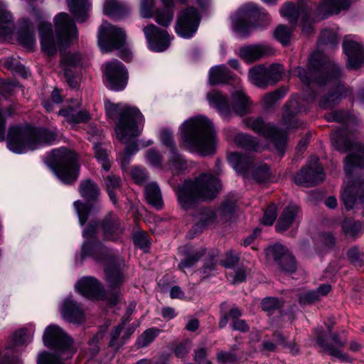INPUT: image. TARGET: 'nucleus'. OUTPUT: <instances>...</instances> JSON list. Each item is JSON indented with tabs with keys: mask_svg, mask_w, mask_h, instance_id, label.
Wrapping results in <instances>:
<instances>
[{
	"mask_svg": "<svg viewBox=\"0 0 364 364\" xmlns=\"http://www.w3.org/2000/svg\"><path fill=\"white\" fill-rule=\"evenodd\" d=\"M335 148L339 151H348L344 161V171L348 176L341 191V199L347 210H364V180L350 179L357 169L364 168V144L351 142L343 137V130L338 131L331 138Z\"/></svg>",
	"mask_w": 364,
	"mask_h": 364,
	"instance_id": "f257e3e1",
	"label": "nucleus"
},
{
	"mask_svg": "<svg viewBox=\"0 0 364 364\" xmlns=\"http://www.w3.org/2000/svg\"><path fill=\"white\" fill-rule=\"evenodd\" d=\"M314 73L316 76L315 82L319 85H336V91L331 93L326 97L321 98L320 106L323 109H328L336 105L341 98L351 94V90H346L344 86L339 83L342 77V71L338 65L331 62L321 52L313 53L309 59V70L296 68L295 75L306 84L311 81L309 74Z\"/></svg>",
	"mask_w": 364,
	"mask_h": 364,
	"instance_id": "f03ea898",
	"label": "nucleus"
},
{
	"mask_svg": "<svg viewBox=\"0 0 364 364\" xmlns=\"http://www.w3.org/2000/svg\"><path fill=\"white\" fill-rule=\"evenodd\" d=\"M105 107L109 117H114L119 113V118L115 128L117 137L123 144L130 143L118 156L122 168L124 170L129 164L131 156L138 151L134 139L141 134L144 119L140 111L134 107L106 100Z\"/></svg>",
	"mask_w": 364,
	"mask_h": 364,
	"instance_id": "7ed1b4c3",
	"label": "nucleus"
},
{
	"mask_svg": "<svg viewBox=\"0 0 364 364\" xmlns=\"http://www.w3.org/2000/svg\"><path fill=\"white\" fill-rule=\"evenodd\" d=\"M182 142L191 151L202 156L215 152V134L210 120L198 115L186 120L181 126Z\"/></svg>",
	"mask_w": 364,
	"mask_h": 364,
	"instance_id": "20e7f679",
	"label": "nucleus"
},
{
	"mask_svg": "<svg viewBox=\"0 0 364 364\" xmlns=\"http://www.w3.org/2000/svg\"><path fill=\"white\" fill-rule=\"evenodd\" d=\"M54 23L56 37L53 33L50 23L43 21L39 25L41 48L48 55H55L58 50H61L78 36L76 25L67 13L58 14L54 18Z\"/></svg>",
	"mask_w": 364,
	"mask_h": 364,
	"instance_id": "39448f33",
	"label": "nucleus"
},
{
	"mask_svg": "<svg viewBox=\"0 0 364 364\" xmlns=\"http://www.w3.org/2000/svg\"><path fill=\"white\" fill-rule=\"evenodd\" d=\"M221 189L220 181L210 173H203L195 181H186L176 191L182 208H193L199 200H210Z\"/></svg>",
	"mask_w": 364,
	"mask_h": 364,
	"instance_id": "423d86ee",
	"label": "nucleus"
},
{
	"mask_svg": "<svg viewBox=\"0 0 364 364\" xmlns=\"http://www.w3.org/2000/svg\"><path fill=\"white\" fill-rule=\"evenodd\" d=\"M56 138V130L31 127H13L9 130L7 146L14 153L22 154L42 145L52 144Z\"/></svg>",
	"mask_w": 364,
	"mask_h": 364,
	"instance_id": "0eeeda50",
	"label": "nucleus"
},
{
	"mask_svg": "<svg viewBox=\"0 0 364 364\" xmlns=\"http://www.w3.org/2000/svg\"><path fill=\"white\" fill-rule=\"evenodd\" d=\"M232 105L226 95L213 90L208 92L206 99L210 106L217 109L220 116L229 119L232 112L237 115H243L248 111L250 100L244 90L239 87L231 92Z\"/></svg>",
	"mask_w": 364,
	"mask_h": 364,
	"instance_id": "6e6552de",
	"label": "nucleus"
},
{
	"mask_svg": "<svg viewBox=\"0 0 364 364\" xmlns=\"http://www.w3.org/2000/svg\"><path fill=\"white\" fill-rule=\"evenodd\" d=\"M82 257L92 255L99 262H105V272L106 279L112 288L117 287L124 282V277L119 266L114 264L115 257L108 254L107 250L100 243H93L85 241L82 247Z\"/></svg>",
	"mask_w": 364,
	"mask_h": 364,
	"instance_id": "1a4fd4ad",
	"label": "nucleus"
},
{
	"mask_svg": "<svg viewBox=\"0 0 364 364\" xmlns=\"http://www.w3.org/2000/svg\"><path fill=\"white\" fill-rule=\"evenodd\" d=\"M53 171L56 176L65 184H72L76 181L80 166L76 160V154L67 149L60 148L52 151Z\"/></svg>",
	"mask_w": 364,
	"mask_h": 364,
	"instance_id": "9d476101",
	"label": "nucleus"
},
{
	"mask_svg": "<svg viewBox=\"0 0 364 364\" xmlns=\"http://www.w3.org/2000/svg\"><path fill=\"white\" fill-rule=\"evenodd\" d=\"M125 32L108 22H103L98 31V45L102 52L120 49L125 43Z\"/></svg>",
	"mask_w": 364,
	"mask_h": 364,
	"instance_id": "9b49d317",
	"label": "nucleus"
},
{
	"mask_svg": "<svg viewBox=\"0 0 364 364\" xmlns=\"http://www.w3.org/2000/svg\"><path fill=\"white\" fill-rule=\"evenodd\" d=\"M246 124L255 132L271 139L277 150L281 154H283L287 141V134L285 132L278 130L270 124H265L261 117L255 119L249 118L246 119Z\"/></svg>",
	"mask_w": 364,
	"mask_h": 364,
	"instance_id": "f8f14e48",
	"label": "nucleus"
},
{
	"mask_svg": "<svg viewBox=\"0 0 364 364\" xmlns=\"http://www.w3.org/2000/svg\"><path fill=\"white\" fill-rule=\"evenodd\" d=\"M200 21L198 11L193 6L182 10L177 16L176 33L183 38H191L196 33Z\"/></svg>",
	"mask_w": 364,
	"mask_h": 364,
	"instance_id": "ddd939ff",
	"label": "nucleus"
},
{
	"mask_svg": "<svg viewBox=\"0 0 364 364\" xmlns=\"http://www.w3.org/2000/svg\"><path fill=\"white\" fill-rule=\"evenodd\" d=\"M256 14L264 17L268 16L267 12L259 9L257 6L252 3L247 4L239 9L232 19L234 30L238 36L240 37L248 36L250 33L248 21Z\"/></svg>",
	"mask_w": 364,
	"mask_h": 364,
	"instance_id": "4468645a",
	"label": "nucleus"
},
{
	"mask_svg": "<svg viewBox=\"0 0 364 364\" xmlns=\"http://www.w3.org/2000/svg\"><path fill=\"white\" fill-rule=\"evenodd\" d=\"M324 178L323 168L318 164V159L314 156L294 176V181L297 184L311 186L322 182Z\"/></svg>",
	"mask_w": 364,
	"mask_h": 364,
	"instance_id": "2eb2a0df",
	"label": "nucleus"
},
{
	"mask_svg": "<svg viewBox=\"0 0 364 364\" xmlns=\"http://www.w3.org/2000/svg\"><path fill=\"white\" fill-rule=\"evenodd\" d=\"M107 86L113 90H123L127 82V71L124 65L118 60L105 64L104 71Z\"/></svg>",
	"mask_w": 364,
	"mask_h": 364,
	"instance_id": "dca6fc26",
	"label": "nucleus"
},
{
	"mask_svg": "<svg viewBox=\"0 0 364 364\" xmlns=\"http://www.w3.org/2000/svg\"><path fill=\"white\" fill-rule=\"evenodd\" d=\"M149 48L156 52H162L170 45V37L166 31L159 28L151 23L143 29Z\"/></svg>",
	"mask_w": 364,
	"mask_h": 364,
	"instance_id": "f3484780",
	"label": "nucleus"
},
{
	"mask_svg": "<svg viewBox=\"0 0 364 364\" xmlns=\"http://www.w3.org/2000/svg\"><path fill=\"white\" fill-rule=\"evenodd\" d=\"M267 255L273 257L284 272H295L296 264L294 257L284 246L276 244L267 250Z\"/></svg>",
	"mask_w": 364,
	"mask_h": 364,
	"instance_id": "a211bd4d",
	"label": "nucleus"
},
{
	"mask_svg": "<svg viewBox=\"0 0 364 364\" xmlns=\"http://www.w3.org/2000/svg\"><path fill=\"white\" fill-rule=\"evenodd\" d=\"M81 55L77 53H64L61 56L60 65L64 72L67 83L72 88L78 85L77 77L75 69L81 62Z\"/></svg>",
	"mask_w": 364,
	"mask_h": 364,
	"instance_id": "6ab92c4d",
	"label": "nucleus"
},
{
	"mask_svg": "<svg viewBox=\"0 0 364 364\" xmlns=\"http://www.w3.org/2000/svg\"><path fill=\"white\" fill-rule=\"evenodd\" d=\"M343 48L347 56V67L357 69L364 65V49L362 46L354 40L346 38L343 43Z\"/></svg>",
	"mask_w": 364,
	"mask_h": 364,
	"instance_id": "aec40b11",
	"label": "nucleus"
},
{
	"mask_svg": "<svg viewBox=\"0 0 364 364\" xmlns=\"http://www.w3.org/2000/svg\"><path fill=\"white\" fill-rule=\"evenodd\" d=\"M81 102L75 101L73 106L69 105L60 109L58 114L65 117L66 122L71 124L85 123L91 119L90 113L87 110H79Z\"/></svg>",
	"mask_w": 364,
	"mask_h": 364,
	"instance_id": "412c9836",
	"label": "nucleus"
},
{
	"mask_svg": "<svg viewBox=\"0 0 364 364\" xmlns=\"http://www.w3.org/2000/svg\"><path fill=\"white\" fill-rule=\"evenodd\" d=\"M60 312L63 318L70 322L80 323L84 319V312L81 306L72 298H65L60 306Z\"/></svg>",
	"mask_w": 364,
	"mask_h": 364,
	"instance_id": "4be33fe9",
	"label": "nucleus"
},
{
	"mask_svg": "<svg viewBox=\"0 0 364 364\" xmlns=\"http://www.w3.org/2000/svg\"><path fill=\"white\" fill-rule=\"evenodd\" d=\"M75 287L82 295L90 299H100L104 295L101 284L92 277L80 279Z\"/></svg>",
	"mask_w": 364,
	"mask_h": 364,
	"instance_id": "5701e85b",
	"label": "nucleus"
},
{
	"mask_svg": "<svg viewBox=\"0 0 364 364\" xmlns=\"http://www.w3.org/2000/svg\"><path fill=\"white\" fill-rule=\"evenodd\" d=\"M102 228L106 240L115 241L122 232L118 217L112 213L107 214L102 222Z\"/></svg>",
	"mask_w": 364,
	"mask_h": 364,
	"instance_id": "b1692460",
	"label": "nucleus"
},
{
	"mask_svg": "<svg viewBox=\"0 0 364 364\" xmlns=\"http://www.w3.org/2000/svg\"><path fill=\"white\" fill-rule=\"evenodd\" d=\"M271 53V48L264 44L250 45L240 49L239 55L247 63L257 61Z\"/></svg>",
	"mask_w": 364,
	"mask_h": 364,
	"instance_id": "393cba45",
	"label": "nucleus"
},
{
	"mask_svg": "<svg viewBox=\"0 0 364 364\" xmlns=\"http://www.w3.org/2000/svg\"><path fill=\"white\" fill-rule=\"evenodd\" d=\"M299 208L295 205L287 206L280 215L276 225V230L279 232H284L289 228L299 218Z\"/></svg>",
	"mask_w": 364,
	"mask_h": 364,
	"instance_id": "a878e982",
	"label": "nucleus"
},
{
	"mask_svg": "<svg viewBox=\"0 0 364 364\" xmlns=\"http://www.w3.org/2000/svg\"><path fill=\"white\" fill-rule=\"evenodd\" d=\"M315 348L320 352L335 357L343 362H350L349 355L343 352V343H316Z\"/></svg>",
	"mask_w": 364,
	"mask_h": 364,
	"instance_id": "bb28decb",
	"label": "nucleus"
},
{
	"mask_svg": "<svg viewBox=\"0 0 364 364\" xmlns=\"http://www.w3.org/2000/svg\"><path fill=\"white\" fill-rule=\"evenodd\" d=\"M67 4L70 11L78 22L82 23L86 21L90 8L89 0H67Z\"/></svg>",
	"mask_w": 364,
	"mask_h": 364,
	"instance_id": "cd10ccee",
	"label": "nucleus"
},
{
	"mask_svg": "<svg viewBox=\"0 0 364 364\" xmlns=\"http://www.w3.org/2000/svg\"><path fill=\"white\" fill-rule=\"evenodd\" d=\"M19 43L28 49H33L36 45L35 31L33 26L28 21H23L18 31Z\"/></svg>",
	"mask_w": 364,
	"mask_h": 364,
	"instance_id": "c85d7f7f",
	"label": "nucleus"
},
{
	"mask_svg": "<svg viewBox=\"0 0 364 364\" xmlns=\"http://www.w3.org/2000/svg\"><path fill=\"white\" fill-rule=\"evenodd\" d=\"M164 9H158L155 14V20L156 23L162 26L168 27L173 18L174 4L173 0H161Z\"/></svg>",
	"mask_w": 364,
	"mask_h": 364,
	"instance_id": "c756f323",
	"label": "nucleus"
},
{
	"mask_svg": "<svg viewBox=\"0 0 364 364\" xmlns=\"http://www.w3.org/2000/svg\"><path fill=\"white\" fill-rule=\"evenodd\" d=\"M14 28V19L6 10L5 4L0 1V38H6L12 34Z\"/></svg>",
	"mask_w": 364,
	"mask_h": 364,
	"instance_id": "7c9ffc66",
	"label": "nucleus"
},
{
	"mask_svg": "<svg viewBox=\"0 0 364 364\" xmlns=\"http://www.w3.org/2000/svg\"><path fill=\"white\" fill-rule=\"evenodd\" d=\"M80 195L86 201H96L100 196L97 184L91 179H85L80 183L78 188Z\"/></svg>",
	"mask_w": 364,
	"mask_h": 364,
	"instance_id": "2f4dec72",
	"label": "nucleus"
},
{
	"mask_svg": "<svg viewBox=\"0 0 364 364\" xmlns=\"http://www.w3.org/2000/svg\"><path fill=\"white\" fill-rule=\"evenodd\" d=\"M250 79L255 85L264 89L270 84L267 68L259 65L251 68L249 71Z\"/></svg>",
	"mask_w": 364,
	"mask_h": 364,
	"instance_id": "473e14b6",
	"label": "nucleus"
},
{
	"mask_svg": "<svg viewBox=\"0 0 364 364\" xmlns=\"http://www.w3.org/2000/svg\"><path fill=\"white\" fill-rule=\"evenodd\" d=\"M228 161L237 172L246 173L250 169L253 160L250 156L234 152L229 155Z\"/></svg>",
	"mask_w": 364,
	"mask_h": 364,
	"instance_id": "72a5a7b5",
	"label": "nucleus"
},
{
	"mask_svg": "<svg viewBox=\"0 0 364 364\" xmlns=\"http://www.w3.org/2000/svg\"><path fill=\"white\" fill-rule=\"evenodd\" d=\"M205 253V249L203 247L191 248L184 252V258L178 264V269L184 270L185 269L193 267Z\"/></svg>",
	"mask_w": 364,
	"mask_h": 364,
	"instance_id": "f704fd0d",
	"label": "nucleus"
},
{
	"mask_svg": "<svg viewBox=\"0 0 364 364\" xmlns=\"http://www.w3.org/2000/svg\"><path fill=\"white\" fill-rule=\"evenodd\" d=\"M104 185L106 188L108 196L114 205L117 204V191L121 188L122 179L121 178L113 173H110L103 178Z\"/></svg>",
	"mask_w": 364,
	"mask_h": 364,
	"instance_id": "c9c22d12",
	"label": "nucleus"
},
{
	"mask_svg": "<svg viewBox=\"0 0 364 364\" xmlns=\"http://www.w3.org/2000/svg\"><path fill=\"white\" fill-rule=\"evenodd\" d=\"M297 106L298 102L296 100H291L285 105L282 121L288 129L299 127V122L294 117L295 114L299 112Z\"/></svg>",
	"mask_w": 364,
	"mask_h": 364,
	"instance_id": "e433bc0d",
	"label": "nucleus"
},
{
	"mask_svg": "<svg viewBox=\"0 0 364 364\" xmlns=\"http://www.w3.org/2000/svg\"><path fill=\"white\" fill-rule=\"evenodd\" d=\"M351 0H323L320 10L328 15L337 14L341 10L348 9Z\"/></svg>",
	"mask_w": 364,
	"mask_h": 364,
	"instance_id": "4c0bfd02",
	"label": "nucleus"
},
{
	"mask_svg": "<svg viewBox=\"0 0 364 364\" xmlns=\"http://www.w3.org/2000/svg\"><path fill=\"white\" fill-rule=\"evenodd\" d=\"M146 198L149 204L160 209L163 206L162 196L158 184L155 182L148 183L145 188Z\"/></svg>",
	"mask_w": 364,
	"mask_h": 364,
	"instance_id": "58836bf2",
	"label": "nucleus"
},
{
	"mask_svg": "<svg viewBox=\"0 0 364 364\" xmlns=\"http://www.w3.org/2000/svg\"><path fill=\"white\" fill-rule=\"evenodd\" d=\"M43 339V341H70L68 335L55 324L46 328Z\"/></svg>",
	"mask_w": 364,
	"mask_h": 364,
	"instance_id": "ea45409f",
	"label": "nucleus"
},
{
	"mask_svg": "<svg viewBox=\"0 0 364 364\" xmlns=\"http://www.w3.org/2000/svg\"><path fill=\"white\" fill-rule=\"evenodd\" d=\"M230 77L228 68L224 65L213 67L209 71V82L216 85L227 82Z\"/></svg>",
	"mask_w": 364,
	"mask_h": 364,
	"instance_id": "a19ab883",
	"label": "nucleus"
},
{
	"mask_svg": "<svg viewBox=\"0 0 364 364\" xmlns=\"http://www.w3.org/2000/svg\"><path fill=\"white\" fill-rule=\"evenodd\" d=\"M217 218V213L211 208H202L196 215V225L198 228H203L213 224Z\"/></svg>",
	"mask_w": 364,
	"mask_h": 364,
	"instance_id": "79ce46f5",
	"label": "nucleus"
},
{
	"mask_svg": "<svg viewBox=\"0 0 364 364\" xmlns=\"http://www.w3.org/2000/svg\"><path fill=\"white\" fill-rule=\"evenodd\" d=\"M168 168L173 173H178L187 167L186 161L176 149L170 152L168 160Z\"/></svg>",
	"mask_w": 364,
	"mask_h": 364,
	"instance_id": "37998d69",
	"label": "nucleus"
},
{
	"mask_svg": "<svg viewBox=\"0 0 364 364\" xmlns=\"http://www.w3.org/2000/svg\"><path fill=\"white\" fill-rule=\"evenodd\" d=\"M235 144L242 148L247 150L258 151L260 150V146L252 136L243 134L238 133L234 138Z\"/></svg>",
	"mask_w": 364,
	"mask_h": 364,
	"instance_id": "c03bdc74",
	"label": "nucleus"
},
{
	"mask_svg": "<svg viewBox=\"0 0 364 364\" xmlns=\"http://www.w3.org/2000/svg\"><path fill=\"white\" fill-rule=\"evenodd\" d=\"M272 173L268 166L261 164L253 167L252 177L258 183H262L269 181Z\"/></svg>",
	"mask_w": 364,
	"mask_h": 364,
	"instance_id": "a18cd8bd",
	"label": "nucleus"
},
{
	"mask_svg": "<svg viewBox=\"0 0 364 364\" xmlns=\"http://www.w3.org/2000/svg\"><path fill=\"white\" fill-rule=\"evenodd\" d=\"M35 328L32 325L20 328L12 335V341H28L33 339Z\"/></svg>",
	"mask_w": 364,
	"mask_h": 364,
	"instance_id": "49530a36",
	"label": "nucleus"
},
{
	"mask_svg": "<svg viewBox=\"0 0 364 364\" xmlns=\"http://www.w3.org/2000/svg\"><path fill=\"white\" fill-rule=\"evenodd\" d=\"M342 228L347 237L355 239L362 230V224L359 222L346 220L343 223Z\"/></svg>",
	"mask_w": 364,
	"mask_h": 364,
	"instance_id": "de8ad7c7",
	"label": "nucleus"
},
{
	"mask_svg": "<svg viewBox=\"0 0 364 364\" xmlns=\"http://www.w3.org/2000/svg\"><path fill=\"white\" fill-rule=\"evenodd\" d=\"M124 6L116 0H107L104 4V13L113 17L120 16L124 11Z\"/></svg>",
	"mask_w": 364,
	"mask_h": 364,
	"instance_id": "09e8293b",
	"label": "nucleus"
},
{
	"mask_svg": "<svg viewBox=\"0 0 364 364\" xmlns=\"http://www.w3.org/2000/svg\"><path fill=\"white\" fill-rule=\"evenodd\" d=\"M95 156L97 161L101 164L102 168L109 171L111 167V164L108 160V155L107 151L102 146L101 144H96L94 145Z\"/></svg>",
	"mask_w": 364,
	"mask_h": 364,
	"instance_id": "8fccbe9b",
	"label": "nucleus"
},
{
	"mask_svg": "<svg viewBox=\"0 0 364 364\" xmlns=\"http://www.w3.org/2000/svg\"><path fill=\"white\" fill-rule=\"evenodd\" d=\"M287 92V89L281 87L277 90L265 95L262 98V103L266 107L272 106L277 100L282 99Z\"/></svg>",
	"mask_w": 364,
	"mask_h": 364,
	"instance_id": "3c124183",
	"label": "nucleus"
},
{
	"mask_svg": "<svg viewBox=\"0 0 364 364\" xmlns=\"http://www.w3.org/2000/svg\"><path fill=\"white\" fill-rule=\"evenodd\" d=\"M74 208L78 216L80 225H83L87 220L90 212V207L88 204L84 203L80 200H76Z\"/></svg>",
	"mask_w": 364,
	"mask_h": 364,
	"instance_id": "603ef678",
	"label": "nucleus"
},
{
	"mask_svg": "<svg viewBox=\"0 0 364 364\" xmlns=\"http://www.w3.org/2000/svg\"><path fill=\"white\" fill-rule=\"evenodd\" d=\"M326 118L328 121L343 122L348 125H349L351 123H355L356 121L354 116L343 111H338L331 113L329 115H328Z\"/></svg>",
	"mask_w": 364,
	"mask_h": 364,
	"instance_id": "864d4df0",
	"label": "nucleus"
},
{
	"mask_svg": "<svg viewBox=\"0 0 364 364\" xmlns=\"http://www.w3.org/2000/svg\"><path fill=\"white\" fill-rule=\"evenodd\" d=\"M282 16L286 17L291 23H295L299 16V11L292 4L288 3L281 9Z\"/></svg>",
	"mask_w": 364,
	"mask_h": 364,
	"instance_id": "5fc2aeb1",
	"label": "nucleus"
},
{
	"mask_svg": "<svg viewBox=\"0 0 364 364\" xmlns=\"http://www.w3.org/2000/svg\"><path fill=\"white\" fill-rule=\"evenodd\" d=\"M291 34V30L284 25L279 26L274 31L275 38L284 45H287L289 43Z\"/></svg>",
	"mask_w": 364,
	"mask_h": 364,
	"instance_id": "6e6d98bb",
	"label": "nucleus"
},
{
	"mask_svg": "<svg viewBox=\"0 0 364 364\" xmlns=\"http://www.w3.org/2000/svg\"><path fill=\"white\" fill-rule=\"evenodd\" d=\"M268 77L271 85L278 82L283 74V67L279 64H273L267 68Z\"/></svg>",
	"mask_w": 364,
	"mask_h": 364,
	"instance_id": "4d7b16f0",
	"label": "nucleus"
},
{
	"mask_svg": "<svg viewBox=\"0 0 364 364\" xmlns=\"http://www.w3.org/2000/svg\"><path fill=\"white\" fill-rule=\"evenodd\" d=\"M320 41L323 44H330L333 46L338 43V38L335 31L326 28L321 32Z\"/></svg>",
	"mask_w": 364,
	"mask_h": 364,
	"instance_id": "13d9d810",
	"label": "nucleus"
},
{
	"mask_svg": "<svg viewBox=\"0 0 364 364\" xmlns=\"http://www.w3.org/2000/svg\"><path fill=\"white\" fill-rule=\"evenodd\" d=\"M146 161L153 166L161 167L163 157L155 149H150L146 153Z\"/></svg>",
	"mask_w": 364,
	"mask_h": 364,
	"instance_id": "bf43d9fd",
	"label": "nucleus"
},
{
	"mask_svg": "<svg viewBox=\"0 0 364 364\" xmlns=\"http://www.w3.org/2000/svg\"><path fill=\"white\" fill-rule=\"evenodd\" d=\"M155 6V0H141L140 14L144 18H151Z\"/></svg>",
	"mask_w": 364,
	"mask_h": 364,
	"instance_id": "052dcab7",
	"label": "nucleus"
},
{
	"mask_svg": "<svg viewBox=\"0 0 364 364\" xmlns=\"http://www.w3.org/2000/svg\"><path fill=\"white\" fill-rule=\"evenodd\" d=\"M160 140L161 143L169 149L170 152L176 149L175 143L173 139V134L168 129H164L160 134Z\"/></svg>",
	"mask_w": 364,
	"mask_h": 364,
	"instance_id": "680f3d73",
	"label": "nucleus"
},
{
	"mask_svg": "<svg viewBox=\"0 0 364 364\" xmlns=\"http://www.w3.org/2000/svg\"><path fill=\"white\" fill-rule=\"evenodd\" d=\"M14 112V109L12 107H9L5 112L0 109V141H3L5 138L6 118L11 117Z\"/></svg>",
	"mask_w": 364,
	"mask_h": 364,
	"instance_id": "e2e57ef3",
	"label": "nucleus"
},
{
	"mask_svg": "<svg viewBox=\"0 0 364 364\" xmlns=\"http://www.w3.org/2000/svg\"><path fill=\"white\" fill-rule=\"evenodd\" d=\"M131 176L136 183H142L148 179L145 169L139 166H134L131 170Z\"/></svg>",
	"mask_w": 364,
	"mask_h": 364,
	"instance_id": "0e129e2a",
	"label": "nucleus"
},
{
	"mask_svg": "<svg viewBox=\"0 0 364 364\" xmlns=\"http://www.w3.org/2000/svg\"><path fill=\"white\" fill-rule=\"evenodd\" d=\"M318 299V293L316 291H304L299 294V301L303 304H309Z\"/></svg>",
	"mask_w": 364,
	"mask_h": 364,
	"instance_id": "69168bd1",
	"label": "nucleus"
},
{
	"mask_svg": "<svg viewBox=\"0 0 364 364\" xmlns=\"http://www.w3.org/2000/svg\"><path fill=\"white\" fill-rule=\"evenodd\" d=\"M281 306V302L274 297H267L262 301V309L265 311L270 312Z\"/></svg>",
	"mask_w": 364,
	"mask_h": 364,
	"instance_id": "338daca9",
	"label": "nucleus"
},
{
	"mask_svg": "<svg viewBox=\"0 0 364 364\" xmlns=\"http://www.w3.org/2000/svg\"><path fill=\"white\" fill-rule=\"evenodd\" d=\"M277 208L274 205H269L264 213L262 223L266 225H271L277 218Z\"/></svg>",
	"mask_w": 364,
	"mask_h": 364,
	"instance_id": "774afa93",
	"label": "nucleus"
}]
</instances>
